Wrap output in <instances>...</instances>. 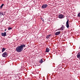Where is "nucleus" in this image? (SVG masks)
<instances>
[{"mask_svg":"<svg viewBox=\"0 0 80 80\" xmlns=\"http://www.w3.org/2000/svg\"><path fill=\"white\" fill-rule=\"evenodd\" d=\"M78 17H80V12L78 14Z\"/></svg>","mask_w":80,"mask_h":80,"instance_id":"17","label":"nucleus"},{"mask_svg":"<svg viewBox=\"0 0 80 80\" xmlns=\"http://www.w3.org/2000/svg\"><path fill=\"white\" fill-rule=\"evenodd\" d=\"M60 33H61V32L60 31L56 32L55 33V35H60Z\"/></svg>","mask_w":80,"mask_h":80,"instance_id":"8","label":"nucleus"},{"mask_svg":"<svg viewBox=\"0 0 80 80\" xmlns=\"http://www.w3.org/2000/svg\"><path fill=\"white\" fill-rule=\"evenodd\" d=\"M8 56V53L7 52H5L4 53H3L2 55V56L3 57H7Z\"/></svg>","mask_w":80,"mask_h":80,"instance_id":"2","label":"nucleus"},{"mask_svg":"<svg viewBox=\"0 0 80 80\" xmlns=\"http://www.w3.org/2000/svg\"><path fill=\"white\" fill-rule=\"evenodd\" d=\"M0 15H1V16H2V15H5V13L3 12H0Z\"/></svg>","mask_w":80,"mask_h":80,"instance_id":"10","label":"nucleus"},{"mask_svg":"<svg viewBox=\"0 0 80 80\" xmlns=\"http://www.w3.org/2000/svg\"><path fill=\"white\" fill-rule=\"evenodd\" d=\"M51 35H48L46 36V38L48 39L50 38V37L51 36Z\"/></svg>","mask_w":80,"mask_h":80,"instance_id":"11","label":"nucleus"},{"mask_svg":"<svg viewBox=\"0 0 80 80\" xmlns=\"http://www.w3.org/2000/svg\"><path fill=\"white\" fill-rule=\"evenodd\" d=\"M39 62H40V63H43V59H41L39 61Z\"/></svg>","mask_w":80,"mask_h":80,"instance_id":"14","label":"nucleus"},{"mask_svg":"<svg viewBox=\"0 0 80 80\" xmlns=\"http://www.w3.org/2000/svg\"><path fill=\"white\" fill-rule=\"evenodd\" d=\"M64 29H65V27L64 26L62 25L61 28L60 29H58V30H62V31H63V30Z\"/></svg>","mask_w":80,"mask_h":80,"instance_id":"5","label":"nucleus"},{"mask_svg":"<svg viewBox=\"0 0 80 80\" xmlns=\"http://www.w3.org/2000/svg\"><path fill=\"white\" fill-rule=\"evenodd\" d=\"M3 5H4V4H2L0 8H2V7H3Z\"/></svg>","mask_w":80,"mask_h":80,"instance_id":"15","label":"nucleus"},{"mask_svg":"<svg viewBox=\"0 0 80 80\" xmlns=\"http://www.w3.org/2000/svg\"><path fill=\"white\" fill-rule=\"evenodd\" d=\"M41 20H42V21H43V22H44V19H43L42 18H41Z\"/></svg>","mask_w":80,"mask_h":80,"instance_id":"18","label":"nucleus"},{"mask_svg":"<svg viewBox=\"0 0 80 80\" xmlns=\"http://www.w3.org/2000/svg\"><path fill=\"white\" fill-rule=\"evenodd\" d=\"M26 45L24 44L23 43L22 44H21L20 46H18L16 48V51L17 52H21L22 51H23V48H25Z\"/></svg>","mask_w":80,"mask_h":80,"instance_id":"1","label":"nucleus"},{"mask_svg":"<svg viewBox=\"0 0 80 80\" xmlns=\"http://www.w3.org/2000/svg\"><path fill=\"white\" fill-rule=\"evenodd\" d=\"M1 35L2 36L5 37V36H7V33L5 32L4 33H1Z\"/></svg>","mask_w":80,"mask_h":80,"instance_id":"7","label":"nucleus"},{"mask_svg":"<svg viewBox=\"0 0 80 80\" xmlns=\"http://www.w3.org/2000/svg\"><path fill=\"white\" fill-rule=\"evenodd\" d=\"M12 28H8V30H12Z\"/></svg>","mask_w":80,"mask_h":80,"instance_id":"16","label":"nucleus"},{"mask_svg":"<svg viewBox=\"0 0 80 80\" xmlns=\"http://www.w3.org/2000/svg\"><path fill=\"white\" fill-rule=\"evenodd\" d=\"M77 57L78 58H80V52H79L77 54Z\"/></svg>","mask_w":80,"mask_h":80,"instance_id":"9","label":"nucleus"},{"mask_svg":"<svg viewBox=\"0 0 80 80\" xmlns=\"http://www.w3.org/2000/svg\"><path fill=\"white\" fill-rule=\"evenodd\" d=\"M48 7V5L47 4H44L42 6L41 8L42 9H45Z\"/></svg>","mask_w":80,"mask_h":80,"instance_id":"4","label":"nucleus"},{"mask_svg":"<svg viewBox=\"0 0 80 80\" xmlns=\"http://www.w3.org/2000/svg\"><path fill=\"white\" fill-rule=\"evenodd\" d=\"M6 30H7V29H5V30L4 31H5V32L6 31Z\"/></svg>","mask_w":80,"mask_h":80,"instance_id":"19","label":"nucleus"},{"mask_svg":"<svg viewBox=\"0 0 80 80\" xmlns=\"http://www.w3.org/2000/svg\"><path fill=\"white\" fill-rule=\"evenodd\" d=\"M65 17V16L64 15H63L62 14H59L58 15V18L60 19H62V18H64Z\"/></svg>","mask_w":80,"mask_h":80,"instance_id":"3","label":"nucleus"},{"mask_svg":"<svg viewBox=\"0 0 80 80\" xmlns=\"http://www.w3.org/2000/svg\"><path fill=\"white\" fill-rule=\"evenodd\" d=\"M5 50H6V48H3L2 49V52H3Z\"/></svg>","mask_w":80,"mask_h":80,"instance_id":"13","label":"nucleus"},{"mask_svg":"<svg viewBox=\"0 0 80 80\" xmlns=\"http://www.w3.org/2000/svg\"><path fill=\"white\" fill-rule=\"evenodd\" d=\"M46 52H49L50 51V49L48 48H47L46 49Z\"/></svg>","mask_w":80,"mask_h":80,"instance_id":"12","label":"nucleus"},{"mask_svg":"<svg viewBox=\"0 0 80 80\" xmlns=\"http://www.w3.org/2000/svg\"><path fill=\"white\" fill-rule=\"evenodd\" d=\"M68 20L66 22V27L68 28H69V24H68Z\"/></svg>","mask_w":80,"mask_h":80,"instance_id":"6","label":"nucleus"}]
</instances>
